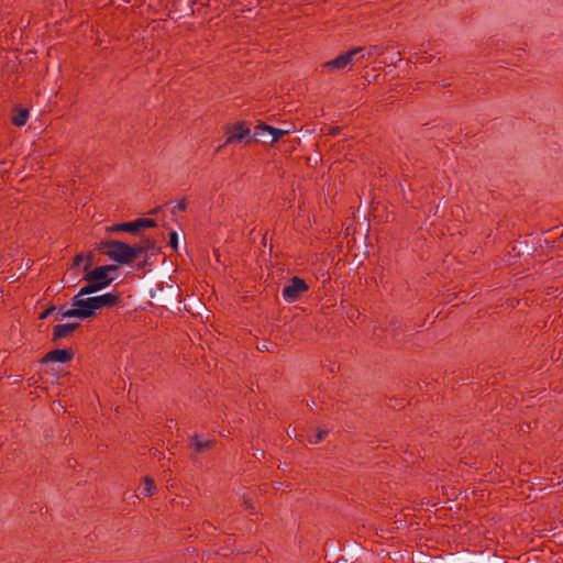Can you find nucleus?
I'll list each match as a JSON object with an SVG mask.
<instances>
[{"label": "nucleus", "instance_id": "1", "mask_svg": "<svg viewBox=\"0 0 563 563\" xmlns=\"http://www.w3.org/2000/svg\"><path fill=\"white\" fill-rule=\"evenodd\" d=\"M90 292H82V288L73 298L71 308L59 309L56 312V319L63 320L66 318H79L88 319L95 316V313L104 307L112 306L117 302L118 298L111 292H107L95 297H85Z\"/></svg>", "mask_w": 563, "mask_h": 563}, {"label": "nucleus", "instance_id": "2", "mask_svg": "<svg viewBox=\"0 0 563 563\" xmlns=\"http://www.w3.org/2000/svg\"><path fill=\"white\" fill-rule=\"evenodd\" d=\"M92 264V254H78L74 258L73 267H79L82 265V269L85 271L84 279L88 282L86 286L82 287V292H96L99 291L107 286H109L115 278L117 266L114 265H104L99 266L93 269H89Z\"/></svg>", "mask_w": 563, "mask_h": 563}, {"label": "nucleus", "instance_id": "3", "mask_svg": "<svg viewBox=\"0 0 563 563\" xmlns=\"http://www.w3.org/2000/svg\"><path fill=\"white\" fill-rule=\"evenodd\" d=\"M99 249L111 261L128 264L140 256L146 247L143 245L133 247L121 241H102Z\"/></svg>", "mask_w": 563, "mask_h": 563}, {"label": "nucleus", "instance_id": "4", "mask_svg": "<svg viewBox=\"0 0 563 563\" xmlns=\"http://www.w3.org/2000/svg\"><path fill=\"white\" fill-rule=\"evenodd\" d=\"M364 52V47H356L351 49L344 54H341L336 58L327 62L323 65V68L329 71L349 70L356 60L365 56Z\"/></svg>", "mask_w": 563, "mask_h": 563}, {"label": "nucleus", "instance_id": "5", "mask_svg": "<svg viewBox=\"0 0 563 563\" xmlns=\"http://www.w3.org/2000/svg\"><path fill=\"white\" fill-rule=\"evenodd\" d=\"M289 132V129H276L266 124H260L255 128L253 136L256 141L264 144H273Z\"/></svg>", "mask_w": 563, "mask_h": 563}, {"label": "nucleus", "instance_id": "6", "mask_svg": "<svg viewBox=\"0 0 563 563\" xmlns=\"http://www.w3.org/2000/svg\"><path fill=\"white\" fill-rule=\"evenodd\" d=\"M308 289L309 287L303 279L292 277L289 284L284 287L283 297L287 302H294Z\"/></svg>", "mask_w": 563, "mask_h": 563}, {"label": "nucleus", "instance_id": "7", "mask_svg": "<svg viewBox=\"0 0 563 563\" xmlns=\"http://www.w3.org/2000/svg\"><path fill=\"white\" fill-rule=\"evenodd\" d=\"M152 227H155L154 220L147 219V218H141V219H136L131 222L114 224V225L108 228V231L111 233L120 232V231L134 233L140 229L152 228Z\"/></svg>", "mask_w": 563, "mask_h": 563}, {"label": "nucleus", "instance_id": "8", "mask_svg": "<svg viewBox=\"0 0 563 563\" xmlns=\"http://www.w3.org/2000/svg\"><path fill=\"white\" fill-rule=\"evenodd\" d=\"M251 135V130L245 125V123L240 122L234 124L228 131V137L225 144L239 143L245 139H249Z\"/></svg>", "mask_w": 563, "mask_h": 563}, {"label": "nucleus", "instance_id": "9", "mask_svg": "<svg viewBox=\"0 0 563 563\" xmlns=\"http://www.w3.org/2000/svg\"><path fill=\"white\" fill-rule=\"evenodd\" d=\"M71 358V353L68 350H53L48 352L45 357L43 358V362H58V363H65Z\"/></svg>", "mask_w": 563, "mask_h": 563}, {"label": "nucleus", "instance_id": "10", "mask_svg": "<svg viewBox=\"0 0 563 563\" xmlns=\"http://www.w3.org/2000/svg\"><path fill=\"white\" fill-rule=\"evenodd\" d=\"M77 327H78V323H62V324H57L54 328L53 339L54 340H58V339L65 338L68 334H70Z\"/></svg>", "mask_w": 563, "mask_h": 563}, {"label": "nucleus", "instance_id": "11", "mask_svg": "<svg viewBox=\"0 0 563 563\" xmlns=\"http://www.w3.org/2000/svg\"><path fill=\"white\" fill-rule=\"evenodd\" d=\"M156 486L151 477H144L140 486V492L143 496H151L155 493Z\"/></svg>", "mask_w": 563, "mask_h": 563}, {"label": "nucleus", "instance_id": "12", "mask_svg": "<svg viewBox=\"0 0 563 563\" xmlns=\"http://www.w3.org/2000/svg\"><path fill=\"white\" fill-rule=\"evenodd\" d=\"M191 442L197 451H203L208 449L212 443V441L209 438H205L197 434L192 438Z\"/></svg>", "mask_w": 563, "mask_h": 563}, {"label": "nucleus", "instance_id": "13", "mask_svg": "<svg viewBox=\"0 0 563 563\" xmlns=\"http://www.w3.org/2000/svg\"><path fill=\"white\" fill-rule=\"evenodd\" d=\"M27 119H29V111L20 110L16 114H14L13 123L18 126H22L26 123Z\"/></svg>", "mask_w": 563, "mask_h": 563}, {"label": "nucleus", "instance_id": "14", "mask_svg": "<svg viewBox=\"0 0 563 563\" xmlns=\"http://www.w3.org/2000/svg\"><path fill=\"white\" fill-rule=\"evenodd\" d=\"M327 433V430H319L316 434L309 435V442L312 444H317L323 440Z\"/></svg>", "mask_w": 563, "mask_h": 563}, {"label": "nucleus", "instance_id": "15", "mask_svg": "<svg viewBox=\"0 0 563 563\" xmlns=\"http://www.w3.org/2000/svg\"><path fill=\"white\" fill-rule=\"evenodd\" d=\"M169 243H170V246L174 249V250H177V245H178V235L176 232H170L169 233Z\"/></svg>", "mask_w": 563, "mask_h": 563}, {"label": "nucleus", "instance_id": "16", "mask_svg": "<svg viewBox=\"0 0 563 563\" xmlns=\"http://www.w3.org/2000/svg\"><path fill=\"white\" fill-rule=\"evenodd\" d=\"M364 48H365V52H364L365 56L364 57L371 56L373 53L379 51L378 46H376V45H373V46H371L368 48H366V47H364Z\"/></svg>", "mask_w": 563, "mask_h": 563}, {"label": "nucleus", "instance_id": "17", "mask_svg": "<svg viewBox=\"0 0 563 563\" xmlns=\"http://www.w3.org/2000/svg\"><path fill=\"white\" fill-rule=\"evenodd\" d=\"M56 309L53 307V308H49V309H46L45 311H43L40 316L41 319H45L47 318L51 313H53Z\"/></svg>", "mask_w": 563, "mask_h": 563}]
</instances>
